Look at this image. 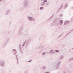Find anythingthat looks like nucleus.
<instances>
[{
  "mask_svg": "<svg viewBox=\"0 0 73 73\" xmlns=\"http://www.w3.org/2000/svg\"><path fill=\"white\" fill-rule=\"evenodd\" d=\"M40 10H42V9H44V7H40Z\"/></svg>",
  "mask_w": 73,
  "mask_h": 73,
  "instance_id": "nucleus-14",
  "label": "nucleus"
},
{
  "mask_svg": "<svg viewBox=\"0 0 73 73\" xmlns=\"http://www.w3.org/2000/svg\"><path fill=\"white\" fill-rule=\"evenodd\" d=\"M68 33L66 35H68Z\"/></svg>",
  "mask_w": 73,
  "mask_h": 73,
  "instance_id": "nucleus-42",
  "label": "nucleus"
},
{
  "mask_svg": "<svg viewBox=\"0 0 73 73\" xmlns=\"http://www.w3.org/2000/svg\"><path fill=\"white\" fill-rule=\"evenodd\" d=\"M31 38H29L28 39V42H31Z\"/></svg>",
  "mask_w": 73,
  "mask_h": 73,
  "instance_id": "nucleus-15",
  "label": "nucleus"
},
{
  "mask_svg": "<svg viewBox=\"0 0 73 73\" xmlns=\"http://www.w3.org/2000/svg\"><path fill=\"white\" fill-rule=\"evenodd\" d=\"M25 42H24L23 43V45H25Z\"/></svg>",
  "mask_w": 73,
  "mask_h": 73,
  "instance_id": "nucleus-32",
  "label": "nucleus"
},
{
  "mask_svg": "<svg viewBox=\"0 0 73 73\" xmlns=\"http://www.w3.org/2000/svg\"><path fill=\"white\" fill-rule=\"evenodd\" d=\"M62 23H63V21H62V20H60V25H62Z\"/></svg>",
  "mask_w": 73,
  "mask_h": 73,
  "instance_id": "nucleus-7",
  "label": "nucleus"
},
{
  "mask_svg": "<svg viewBox=\"0 0 73 73\" xmlns=\"http://www.w3.org/2000/svg\"><path fill=\"white\" fill-rule=\"evenodd\" d=\"M17 54V52H14L13 53V54L14 55H16V54Z\"/></svg>",
  "mask_w": 73,
  "mask_h": 73,
  "instance_id": "nucleus-25",
  "label": "nucleus"
},
{
  "mask_svg": "<svg viewBox=\"0 0 73 73\" xmlns=\"http://www.w3.org/2000/svg\"><path fill=\"white\" fill-rule=\"evenodd\" d=\"M45 5V3L44 2H42L40 3L41 6H42V5Z\"/></svg>",
  "mask_w": 73,
  "mask_h": 73,
  "instance_id": "nucleus-10",
  "label": "nucleus"
},
{
  "mask_svg": "<svg viewBox=\"0 0 73 73\" xmlns=\"http://www.w3.org/2000/svg\"><path fill=\"white\" fill-rule=\"evenodd\" d=\"M63 7V5H62L61 6H60V8L59 9H61V8H62V7Z\"/></svg>",
  "mask_w": 73,
  "mask_h": 73,
  "instance_id": "nucleus-24",
  "label": "nucleus"
},
{
  "mask_svg": "<svg viewBox=\"0 0 73 73\" xmlns=\"http://www.w3.org/2000/svg\"><path fill=\"white\" fill-rule=\"evenodd\" d=\"M56 21V19H55L53 21V23H55Z\"/></svg>",
  "mask_w": 73,
  "mask_h": 73,
  "instance_id": "nucleus-27",
  "label": "nucleus"
},
{
  "mask_svg": "<svg viewBox=\"0 0 73 73\" xmlns=\"http://www.w3.org/2000/svg\"><path fill=\"white\" fill-rule=\"evenodd\" d=\"M19 50L20 51V52L21 53V54H23V51H22V50H21H21L20 49H19Z\"/></svg>",
  "mask_w": 73,
  "mask_h": 73,
  "instance_id": "nucleus-19",
  "label": "nucleus"
},
{
  "mask_svg": "<svg viewBox=\"0 0 73 73\" xmlns=\"http://www.w3.org/2000/svg\"><path fill=\"white\" fill-rule=\"evenodd\" d=\"M21 44H19V50L20 49V50H21Z\"/></svg>",
  "mask_w": 73,
  "mask_h": 73,
  "instance_id": "nucleus-11",
  "label": "nucleus"
},
{
  "mask_svg": "<svg viewBox=\"0 0 73 73\" xmlns=\"http://www.w3.org/2000/svg\"><path fill=\"white\" fill-rule=\"evenodd\" d=\"M24 45L23 44L22 46V47L23 48L24 47Z\"/></svg>",
  "mask_w": 73,
  "mask_h": 73,
  "instance_id": "nucleus-31",
  "label": "nucleus"
},
{
  "mask_svg": "<svg viewBox=\"0 0 73 73\" xmlns=\"http://www.w3.org/2000/svg\"><path fill=\"white\" fill-rule=\"evenodd\" d=\"M41 1H43V0H40Z\"/></svg>",
  "mask_w": 73,
  "mask_h": 73,
  "instance_id": "nucleus-37",
  "label": "nucleus"
},
{
  "mask_svg": "<svg viewBox=\"0 0 73 73\" xmlns=\"http://www.w3.org/2000/svg\"><path fill=\"white\" fill-rule=\"evenodd\" d=\"M39 48H44V47L43 46H39Z\"/></svg>",
  "mask_w": 73,
  "mask_h": 73,
  "instance_id": "nucleus-16",
  "label": "nucleus"
},
{
  "mask_svg": "<svg viewBox=\"0 0 73 73\" xmlns=\"http://www.w3.org/2000/svg\"><path fill=\"white\" fill-rule=\"evenodd\" d=\"M12 52H17V51L15 49H13L12 50Z\"/></svg>",
  "mask_w": 73,
  "mask_h": 73,
  "instance_id": "nucleus-13",
  "label": "nucleus"
},
{
  "mask_svg": "<svg viewBox=\"0 0 73 73\" xmlns=\"http://www.w3.org/2000/svg\"><path fill=\"white\" fill-rule=\"evenodd\" d=\"M27 45H28V44H26V46H27Z\"/></svg>",
  "mask_w": 73,
  "mask_h": 73,
  "instance_id": "nucleus-41",
  "label": "nucleus"
},
{
  "mask_svg": "<svg viewBox=\"0 0 73 73\" xmlns=\"http://www.w3.org/2000/svg\"><path fill=\"white\" fill-rule=\"evenodd\" d=\"M31 61H32V60H30L29 61H28V62H31Z\"/></svg>",
  "mask_w": 73,
  "mask_h": 73,
  "instance_id": "nucleus-34",
  "label": "nucleus"
},
{
  "mask_svg": "<svg viewBox=\"0 0 73 73\" xmlns=\"http://www.w3.org/2000/svg\"><path fill=\"white\" fill-rule=\"evenodd\" d=\"M23 10H24V9H21L20 10V11H23Z\"/></svg>",
  "mask_w": 73,
  "mask_h": 73,
  "instance_id": "nucleus-28",
  "label": "nucleus"
},
{
  "mask_svg": "<svg viewBox=\"0 0 73 73\" xmlns=\"http://www.w3.org/2000/svg\"><path fill=\"white\" fill-rule=\"evenodd\" d=\"M46 52H44L42 54V56H45V54H46Z\"/></svg>",
  "mask_w": 73,
  "mask_h": 73,
  "instance_id": "nucleus-12",
  "label": "nucleus"
},
{
  "mask_svg": "<svg viewBox=\"0 0 73 73\" xmlns=\"http://www.w3.org/2000/svg\"><path fill=\"white\" fill-rule=\"evenodd\" d=\"M72 9H73V7L72 8Z\"/></svg>",
  "mask_w": 73,
  "mask_h": 73,
  "instance_id": "nucleus-40",
  "label": "nucleus"
},
{
  "mask_svg": "<svg viewBox=\"0 0 73 73\" xmlns=\"http://www.w3.org/2000/svg\"><path fill=\"white\" fill-rule=\"evenodd\" d=\"M45 73H49V72H46Z\"/></svg>",
  "mask_w": 73,
  "mask_h": 73,
  "instance_id": "nucleus-38",
  "label": "nucleus"
},
{
  "mask_svg": "<svg viewBox=\"0 0 73 73\" xmlns=\"http://www.w3.org/2000/svg\"><path fill=\"white\" fill-rule=\"evenodd\" d=\"M16 58L17 59V64H19V61H18V58H17V56L16 55Z\"/></svg>",
  "mask_w": 73,
  "mask_h": 73,
  "instance_id": "nucleus-9",
  "label": "nucleus"
},
{
  "mask_svg": "<svg viewBox=\"0 0 73 73\" xmlns=\"http://www.w3.org/2000/svg\"><path fill=\"white\" fill-rule=\"evenodd\" d=\"M43 69H46L45 66H44L43 67Z\"/></svg>",
  "mask_w": 73,
  "mask_h": 73,
  "instance_id": "nucleus-26",
  "label": "nucleus"
},
{
  "mask_svg": "<svg viewBox=\"0 0 73 73\" xmlns=\"http://www.w3.org/2000/svg\"><path fill=\"white\" fill-rule=\"evenodd\" d=\"M62 36V35H60L59 36V37H61Z\"/></svg>",
  "mask_w": 73,
  "mask_h": 73,
  "instance_id": "nucleus-35",
  "label": "nucleus"
},
{
  "mask_svg": "<svg viewBox=\"0 0 73 73\" xmlns=\"http://www.w3.org/2000/svg\"><path fill=\"white\" fill-rule=\"evenodd\" d=\"M60 63H61V62H58L57 63V66H58V65H59V64H60Z\"/></svg>",
  "mask_w": 73,
  "mask_h": 73,
  "instance_id": "nucleus-17",
  "label": "nucleus"
},
{
  "mask_svg": "<svg viewBox=\"0 0 73 73\" xmlns=\"http://www.w3.org/2000/svg\"><path fill=\"white\" fill-rule=\"evenodd\" d=\"M54 23H52L51 25V26H54Z\"/></svg>",
  "mask_w": 73,
  "mask_h": 73,
  "instance_id": "nucleus-18",
  "label": "nucleus"
},
{
  "mask_svg": "<svg viewBox=\"0 0 73 73\" xmlns=\"http://www.w3.org/2000/svg\"><path fill=\"white\" fill-rule=\"evenodd\" d=\"M55 27H58L59 26V23H56L55 24Z\"/></svg>",
  "mask_w": 73,
  "mask_h": 73,
  "instance_id": "nucleus-8",
  "label": "nucleus"
},
{
  "mask_svg": "<svg viewBox=\"0 0 73 73\" xmlns=\"http://www.w3.org/2000/svg\"><path fill=\"white\" fill-rule=\"evenodd\" d=\"M50 54H54L55 53V52L53 51V50H51L50 51Z\"/></svg>",
  "mask_w": 73,
  "mask_h": 73,
  "instance_id": "nucleus-5",
  "label": "nucleus"
},
{
  "mask_svg": "<svg viewBox=\"0 0 73 73\" xmlns=\"http://www.w3.org/2000/svg\"><path fill=\"white\" fill-rule=\"evenodd\" d=\"M4 1V0H0V2H1V1Z\"/></svg>",
  "mask_w": 73,
  "mask_h": 73,
  "instance_id": "nucleus-33",
  "label": "nucleus"
},
{
  "mask_svg": "<svg viewBox=\"0 0 73 73\" xmlns=\"http://www.w3.org/2000/svg\"><path fill=\"white\" fill-rule=\"evenodd\" d=\"M4 61L0 60V65L1 66H4Z\"/></svg>",
  "mask_w": 73,
  "mask_h": 73,
  "instance_id": "nucleus-3",
  "label": "nucleus"
},
{
  "mask_svg": "<svg viewBox=\"0 0 73 73\" xmlns=\"http://www.w3.org/2000/svg\"><path fill=\"white\" fill-rule=\"evenodd\" d=\"M68 7V4H66L65 5L64 7Z\"/></svg>",
  "mask_w": 73,
  "mask_h": 73,
  "instance_id": "nucleus-21",
  "label": "nucleus"
},
{
  "mask_svg": "<svg viewBox=\"0 0 73 73\" xmlns=\"http://www.w3.org/2000/svg\"><path fill=\"white\" fill-rule=\"evenodd\" d=\"M6 13L5 14V15H9V13L11 12L10 11V10H7L6 11Z\"/></svg>",
  "mask_w": 73,
  "mask_h": 73,
  "instance_id": "nucleus-4",
  "label": "nucleus"
},
{
  "mask_svg": "<svg viewBox=\"0 0 73 73\" xmlns=\"http://www.w3.org/2000/svg\"><path fill=\"white\" fill-rule=\"evenodd\" d=\"M46 5H47H47H48V3H47L46 4Z\"/></svg>",
  "mask_w": 73,
  "mask_h": 73,
  "instance_id": "nucleus-36",
  "label": "nucleus"
},
{
  "mask_svg": "<svg viewBox=\"0 0 73 73\" xmlns=\"http://www.w3.org/2000/svg\"><path fill=\"white\" fill-rule=\"evenodd\" d=\"M63 15L62 14H61L60 15V17H62V16Z\"/></svg>",
  "mask_w": 73,
  "mask_h": 73,
  "instance_id": "nucleus-29",
  "label": "nucleus"
},
{
  "mask_svg": "<svg viewBox=\"0 0 73 73\" xmlns=\"http://www.w3.org/2000/svg\"><path fill=\"white\" fill-rule=\"evenodd\" d=\"M46 2H47V0H44L43 1V3H46Z\"/></svg>",
  "mask_w": 73,
  "mask_h": 73,
  "instance_id": "nucleus-20",
  "label": "nucleus"
},
{
  "mask_svg": "<svg viewBox=\"0 0 73 73\" xmlns=\"http://www.w3.org/2000/svg\"><path fill=\"white\" fill-rule=\"evenodd\" d=\"M56 52H57V53H59V51L57 50H55Z\"/></svg>",
  "mask_w": 73,
  "mask_h": 73,
  "instance_id": "nucleus-23",
  "label": "nucleus"
},
{
  "mask_svg": "<svg viewBox=\"0 0 73 73\" xmlns=\"http://www.w3.org/2000/svg\"><path fill=\"white\" fill-rule=\"evenodd\" d=\"M69 21H67L64 23V25H67V24H69Z\"/></svg>",
  "mask_w": 73,
  "mask_h": 73,
  "instance_id": "nucleus-6",
  "label": "nucleus"
},
{
  "mask_svg": "<svg viewBox=\"0 0 73 73\" xmlns=\"http://www.w3.org/2000/svg\"><path fill=\"white\" fill-rule=\"evenodd\" d=\"M27 18H28L29 20L30 21H35L36 20V19L34 18L29 16H28Z\"/></svg>",
  "mask_w": 73,
  "mask_h": 73,
  "instance_id": "nucleus-2",
  "label": "nucleus"
},
{
  "mask_svg": "<svg viewBox=\"0 0 73 73\" xmlns=\"http://www.w3.org/2000/svg\"><path fill=\"white\" fill-rule=\"evenodd\" d=\"M64 73H66L65 72H64Z\"/></svg>",
  "mask_w": 73,
  "mask_h": 73,
  "instance_id": "nucleus-39",
  "label": "nucleus"
},
{
  "mask_svg": "<svg viewBox=\"0 0 73 73\" xmlns=\"http://www.w3.org/2000/svg\"><path fill=\"white\" fill-rule=\"evenodd\" d=\"M28 1L27 0H24L22 3V6L23 7H26L27 6Z\"/></svg>",
  "mask_w": 73,
  "mask_h": 73,
  "instance_id": "nucleus-1",
  "label": "nucleus"
},
{
  "mask_svg": "<svg viewBox=\"0 0 73 73\" xmlns=\"http://www.w3.org/2000/svg\"><path fill=\"white\" fill-rule=\"evenodd\" d=\"M62 56H61L60 57V59H62Z\"/></svg>",
  "mask_w": 73,
  "mask_h": 73,
  "instance_id": "nucleus-30",
  "label": "nucleus"
},
{
  "mask_svg": "<svg viewBox=\"0 0 73 73\" xmlns=\"http://www.w3.org/2000/svg\"><path fill=\"white\" fill-rule=\"evenodd\" d=\"M73 60V58H72L69 60V61H70L71 60Z\"/></svg>",
  "mask_w": 73,
  "mask_h": 73,
  "instance_id": "nucleus-22",
  "label": "nucleus"
}]
</instances>
